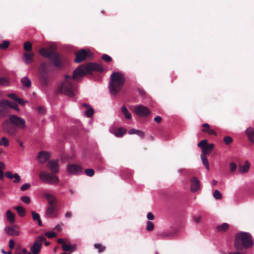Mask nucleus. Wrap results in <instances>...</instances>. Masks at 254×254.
<instances>
[{
    "mask_svg": "<svg viewBox=\"0 0 254 254\" xmlns=\"http://www.w3.org/2000/svg\"><path fill=\"white\" fill-rule=\"evenodd\" d=\"M8 81L4 77H0V85H5L7 84Z\"/></svg>",
    "mask_w": 254,
    "mask_h": 254,
    "instance_id": "603ef678",
    "label": "nucleus"
},
{
    "mask_svg": "<svg viewBox=\"0 0 254 254\" xmlns=\"http://www.w3.org/2000/svg\"><path fill=\"white\" fill-rule=\"evenodd\" d=\"M9 104H10L9 109L11 108V109L15 110L17 111H19V107H18V106L17 105V104H16L15 103H12L11 102H10Z\"/></svg>",
    "mask_w": 254,
    "mask_h": 254,
    "instance_id": "09e8293b",
    "label": "nucleus"
},
{
    "mask_svg": "<svg viewBox=\"0 0 254 254\" xmlns=\"http://www.w3.org/2000/svg\"><path fill=\"white\" fill-rule=\"evenodd\" d=\"M21 200L26 204H29L31 202L30 198L28 196H22L20 198Z\"/></svg>",
    "mask_w": 254,
    "mask_h": 254,
    "instance_id": "37998d69",
    "label": "nucleus"
},
{
    "mask_svg": "<svg viewBox=\"0 0 254 254\" xmlns=\"http://www.w3.org/2000/svg\"><path fill=\"white\" fill-rule=\"evenodd\" d=\"M37 111L40 114H44L45 113V110L42 107H39L37 109Z\"/></svg>",
    "mask_w": 254,
    "mask_h": 254,
    "instance_id": "5fc2aeb1",
    "label": "nucleus"
},
{
    "mask_svg": "<svg viewBox=\"0 0 254 254\" xmlns=\"http://www.w3.org/2000/svg\"><path fill=\"white\" fill-rule=\"evenodd\" d=\"M84 172L86 175L89 177H92L94 175V171L92 169H87Z\"/></svg>",
    "mask_w": 254,
    "mask_h": 254,
    "instance_id": "c03bdc74",
    "label": "nucleus"
},
{
    "mask_svg": "<svg viewBox=\"0 0 254 254\" xmlns=\"http://www.w3.org/2000/svg\"><path fill=\"white\" fill-rule=\"evenodd\" d=\"M28 252L25 248L22 249V253L23 254H26Z\"/></svg>",
    "mask_w": 254,
    "mask_h": 254,
    "instance_id": "774afa93",
    "label": "nucleus"
},
{
    "mask_svg": "<svg viewBox=\"0 0 254 254\" xmlns=\"http://www.w3.org/2000/svg\"><path fill=\"white\" fill-rule=\"evenodd\" d=\"M30 187V185L29 184H28V183L25 184L23 185L20 187V190L22 191H25V190H28Z\"/></svg>",
    "mask_w": 254,
    "mask_h": 254,
    "instance_id": "3c124183",
    "label": "nucleus"
},
{
    "mask_svg": "<svg viewBox=\"0 0 254 254\" xmlns=\"http://www.w3.org/2000/svg\"><path fill=\"white\" fill-rule=\"evenodd\" d=\"M246 133L249 140L254 143V129L252 127L248 128L246 131Z\"/></svg>",
    "mask_w": 254,
    "mask_h": 254,
    "instance_id": "412c9836",
    "label": "nucleus"
},
{
    "mask_svg": "<svg viewBox=\"0 0 254 254\" xmlns=\"http://www.w3.org/2000/svg\"><path fill=\"white\" fill-rule=\"evenodd\" d=\"M138 92L142 96H145L146 95L145 92L144 91L143 89L138 88L137 89Z\"/></svg>",
    "mask_w": 254,
    "mask_h": 254,
    "instance_id": "6e6d98bb",
    "label": "nucleus"
},
{
    "mask_svg": "<svg viewBox=\"0 0 254 254\" xmlns=\"http://www.w3.org/2000/svg\"><path fill=\"white\" fill-rule=\"evenodd\" d=\"M175 233L173 232H164L161 234V236L164 238H168L173 237Z\"/></svg>",
    "mask_w": 254,
    "mask_h": 254,
    "instance_id": "e433bc0d",
    "label": "nucleus"
},
{
    "mask_svg": "<svg viewBox=\"0 0 254 254\" xmlns=\"http://www.w3.org/2000/svg\"><path fill=\"white\" fill-rule=\"evenodd\" d=\"M200 188V182L198 179L196 177H192L190 180V191L195 192L198 190Z\"/></svg>",
    "mask_w": 254,
    "mask_h": 254,
    "instance_id": "4468645a",
    "label": "nucleus"
},
{
    "mask_svg": "<svg viewBox=\"0 0 254 254\" xmlns=\"http://www.w3.org/2000/svg\"><path fill=\"white\" fill-rule=\"evenodd\" d=\"M67 172L70 174H77L82 172V167L76 164H70L67 168Z\"/></svg>",
    "mask_w": 254,
    "mask_h": 254,
    "instance_id": "ddd939ff",
    "label": "nucleus"
},
{
    "mask_svg": "<svg viewBox=\"0 0 254 254\" xmlns=\"http://www.w3.org/2000/svg\"><path fill=\"white\" fill-rule=\"evenodd\" d=\"M125 83L124 75L119 72H114L111 74L109 82V89L112 95H117L122 90Z\"/></svg>",
    "mask_w": 254,
    "mask_h": 254,
    "instance_id": "423d86ee",
    "label": "nucleus"
},
{
    "mask_svg": "<svg viewBox=\"0 0 254 254\" xmlns=\"http://www.w3.org/2000/svg\"><path fill=\"white\" fill-rule=\"evenodd\" d=\"M126 132V129L120 127L119 129H118L117 130H116L115 132V134L116 136L120 137H122L124 134H125Z\"/></svg>",
    "mask_w": 254,
    "mask_h": 254,
    "instance_id": "2f4dec72",
    "label": "nucleus"
},
{
    "mask_svg": "<svg viewBox=\"0 0 254 254\" xmlns=\"http://www.w3.org/2000/svg\"><path fill=\"white\" fill-rule=\"evenodd\" d=\"M8 97L9 98L12 99L13 100H14L15 101H16V100L17 99V98H18V97L15 94H13V93L9 94L8 95Z\"/></svg>",
    "mask_w": 254,
    "mask_h": 254,
    "instance_id": "13d9d810",
    "label": "nucleus"
},
{
    "mask_svg": "<svg viewBox=\"0 0 254 254\" xmlns=\"http://www.w3.org/2000/svg\"><path fill=\"white\" fill-rule=\"evenodd\" d=\"M207 144V140L203 139L198 143V146L201 147V149H202L203 147H204V146H206Z\"/></svg>",
    "mask_w": 254,
    "mask_h": 254,
    "instance_id": "a18cd8bd",
    "label": "nucleus"
},
{
    "mask_svg": "<svg viewBox=\"0 0 254 254\" xmlns=\"http://www.w3.org/2000/svg\"><path fill=\"white\" fill-rule=\"evenodd\" d=\"M53 69L52 64L50 62H43L39 68L40 79L43 84H47L49 73Z\"/></svg>",
    "mask_w": 254,
    "mask_h": 254,
    "instance_id": "0eeeda50",
    "label": "nucleus"
},
{
    "mask_svg": "<svg viewBox=\"0 0 254 254\" xmlns=\"http://www.w3.org/2000/svg\"><path fill=\"white\" fill-rule=\"evenodd\" d=\"M62 248L64 252H73L76 251L77 246L75 245L71 246L69 244H64L62 245Z\"/></svg>",
    "mask_w": 254,
    "mask_h": 254,
    "instance_id": "aec40b11",
    "label": "nucleus"
},
{
    "mask_svg": "<svg viewBox=\"0 0 254 254\" xmlns=\"http://www.w3.org/2000/svg\"><path fill=\"white\" fill-rule=\"evenodd\" d=\"M194 221L195 222V223H198L200 222V220H201V216H198L197 217H194Z\"/></svg>",
    "mask_w": 254,
    "mask_h": 254,
    "instance_id": "e2e57ef3",
    "label": "nucleus"
},
{
    "mask_svg": "<svg viewBox=\"0 0 254 254\" xmlns=\"http://www.w3.org/2000/svg\"><path fill=\"white\" fill-rule=\"evenodd\" d=\"M16 101H17L19 104H20L21 105H24V101L22 99L19 98L18 97L17 99L16 100Z\"/></svg>",
    "mask_w": 254,
    "mask_h": 254,
    "instance_id": "052dcab7",
    "label": "nucleus"
},
{
    "mask_svg": "<svg viewBox=\"0 0 254 254\" xmlns=\"http://www.w3.org/2000/svg\"><path fill=\"white\" fill-rule=\"evenodd\" d=\"M201 158L203 165L205 166V168L207 170H209V163L205 155H202Z\"/></svg>",
    "mask_w": 254,
    "mask_h": 254,
    "instance_id": "f704fd0d",
    "label": "nucleus"
},
{
    "mask_svg": "<svg viewBox=\"0 0 254 254\" xmlns=\"http://www.w3.org/2000/svg\"><path fill=\"white\" fill-rule=\"evenodd\" d=\"M83 106L87 108L86 111L85 112V115L88 118L91 117L94 114V109L87 104H83Z\"/></svg>",
    "mask_w": 254,
    "mask_h": 254,
    "instance_id": "b1692460",
    "label": "nucleus"
},
{
    "mask_svg": "<svg viewBox=\"0 0 254 254\" xmlns=\"http://www.w3.org/2000/svg\"><path fill=\"white\" fill-rule=\"evenodd\" d=\"M34 56L33 53H25L23 55V60L26 64L32 63L33 62Z\"/></svg>",
    "mask_w": 254,
    "mask_h": 254,
    "instance_id": "a211bd4d",
    "label": "nucleus"
},
{
    "mask_svg": "<svg viewBox=\"0 0 254 254\" xmlns=\"http://www.w3.org/2000/svg\"><path fill=\"white\" fill-rule=\"evenodd\" d=\"M229 228V225L228 223H224L221 225H218L216 227L217 230L219 232L222 233L226 231Z\"/></svg>",
    "mask_w": 254,
    "mask_h": 254,
    "instance_id": "a878e982",
    "label": "nucleus"
},
{
    "mask_svg": "<svg viewBox=\"0 0 254 254\" xmlns=\"http://www.w3.org/2000/svg\"><path fill=\"white\" fill-rule=\"evenodd\" d=\"M213 196L216 199H220L222 198V194L217 190H214L213 193Z\"/></svg>",
    "mask_w": 254,
    "mask_h": 254,
    "instance_id": "ea45409f",
    "label": "nucleus"
},
{
    "mask_svg": "<svg viewBox=\"0 0 254 254\" xmlns=\"http://www.w3.org/2000/svg\"><path fill=\"white\" fill-rule=\"evenodd\" d=\"M63 226V224H62V225H57L56 227H55V229L56 230H57L58 231H61V230H62V226Z\"/></svg>",
    "mask_w": 254,
    "mask_h": 254,
    "instance_id": "680f3d73",
    "label": "nucleus"
},
{
    "mask_svg": "<svg viewBox=\"0 0 254 254\" xmlns=\"http://www.w3.org/2000/svg\"><path fill=\"white\" fill-rule=\"evenodd\" d=\"M45 235L49 238H52L56 237V234L53 232H47Z\"/></svg>",
    "mask_w": 254,
    "mask_h": 254,
    "instance_id": "8fccbe9b",
    "label": "nucleus"
},
{
    "mask_svg": "<svg viewBox=\"0 0 254 254\" xmlns=\"http://www.w3.org/2000/svg\"><path fill=\"white\" fill-rule=\"evenodd\" d=\"M58 243L59 244H62V245H64V244H65L64 239L61 238L58 240Z\"/></svg>",
    "mask_w": 254,
    "mask_h": 254,
    "instance_id": "69168bd1",
    "label": "nucleus"
},
{
    "mask_svg": "<svg viewBox=\"0 0 254 254\" xmlns=\"http://www.w3.org/2000/svg\"><path fill=\"white\" fill-rule=\"evenodd\" d=\"M92 71L102 72L103 68L100 64L96 63H89L86 65L82 64L79 66L73 71L72 76H65L64 81L58 88V92L70 97H74L77 93V87L73 80L77 79L79 77L90 73Z\"/></svg>",
    "mask_w": 254,
    "mask_h": 254,
    "instance_id": "f257e3e1",
    "label": "nucleus"
},
{
    "mask_svg": "<svg viewBox=\"0 0 254 254\" xmlns=\"http://www.w3.org/2000/svg\"><path fill=\"white\" fill-rule=\"evenodd\" d=\"M88 56V52L84 49H82L76 53L74 62L76 63H80L84 61Z\"/></svg>",
    "mask_w": 254,
    "mask_h": 254,
    "instance_id": "f8f14e48",
    "label": "nucleus"
},
{
    "mask_svg": "<svg viewBox=\"0 0 254 254\" xmlns=\"http://www.w3.org/2000/svg\"><path fill=\"white\" fill-rule=\"evenodd\" d=\"M47 166L53 174L43 171L39 173V178L45 183L50 185H55L59 182V178L54 175L59 172V164L58 160H50L47 163Z\"/></svg>",
    "mask_w": 254,
    "mask_h": 254,
    "instance_id": "7ed1b4c3",
    "label": "nucleus"
},
{
    "mask_svg": "<svg viewBox=\"0 0 254 254\" xmlns=\"http://www.w3.org/2000/svg\"><path fill=\"white\" fill-rule=\"evenodd\" d=\"M5 169L4 164L0 161V180H2L4 178L3 170Z\"/></svg>",
    "mask_w": 254,
    "mask_h": 254,
    "instance_id": "473e14b6",
    "label": "nucleus"
},
{
    "mask_svg": "<svg viewBox=\"0 0 254 254\" xmlns=\"http://www.w3.org/2000/svg\"><path fill=\"white\" fill-rule=\"evenodd\" d=\"M23 48L27 52H31L32 51L31 43L28 41L25 42L23 45Z\"/></svg>",
    "mask_w": 254,
    "mask_h": 254,
    "instance_id": "72a5a7b5",
    "label": "nucleus"
},
{
    "mask_svg": "<svg viewBox=\"0 0 254 254\" xmlns=\"http://www.w3.org/2000/svg\"><path fill=\"white\" fill-rule=\"evenodd\" d=\"M121 111L125 115V117L127 119H131V114L128 112L127 108L125 106H123L121 108Z\"/></svg>",
    "mask_w": 254,
    "mask_h": 254,
    "instance_id": "c85d7f7f",
    "label": "nucleus"
},
{
    "mask_svg": "<svg viewBox=\"0 0 254 254\" xmlns=\"http://www.w3.org/2000/svg\"><path fill=\"white\" fill-rule=\"evenodd\" d=\"M2 129L8 134L14 136L18 129H24L26 127L25 121L15 115H9L8 119L4 121L2 124Z\"/></svg>",
    "mask_w": 254,
    "mask_h": 254,
    "instance_id": "f03ea898",
    "label": "nucleus"
},
{
    "mask_svg": "<svg viewBox=\"0 0 254 254\" xmlns=\"http://www.w3.org/2000/svg\"><path fill=\"white\" fill-rule=\"evenodd\" d=\"M45 241H46V238L43 236L37 237L30 247V251L32 254H38L40 252L43 243Z\"/></svg>",
    "mask_w": 254,
    "mask_h": 254,
    "instance_id": "1a4fd4ad",
    "label": "nucleus"
},
{
    "mask_svg": "<svg viewBox=\"0 0 254 254\" xmlns=\"http://www.w3.org/2000/svg\"><path fill=\"white\" fill-rule=\"evenodd\" d=\"M21 82H22L23 86H25L26 87L29 88L31 87V81L27 77H24L22 78L21 79Z\"/></svg>",
    "mask_w": 254,
    "mask_h": 254,
    "instance_id": "7c9ffc66",
    "label": "nucleus"
},
{
    "mask_svg": "<svg viewBox=\"0 0 254 254\" xmlns=\"http://www.w3.org/2000/svg\"><path fill=\"white\" fill-rule=\"evenodd\" d=\"M6 218L10 223H14L15 221V215L10 210L6 211Z\"/></svg>",
    "mask_w": 254,
    "mask_h": 254,
    "instance_id": "cd10ccee",
    "label": "nucleus"
},
{
    "mask_svg": "<svg viewBox=\"0 0 254 254\" xmlns=\"http://www.w3.org/2000/svg\"><path fill=\"white\" fill-rule=\"evenodd\" d=\"M147 218L148 220H153L154 219V216L152 213L148 212L147 214Z\"/></svg>",
    "mask_w": 254,
    "mask_h": 254,
    "instance_id": "4d7b16f0",
    "label": "nucleus"
},
{
    "mask_svg": "<svg viewBox=\"0 0 254 254\" xmlns=\"http://www.w3.org/2000/svg\"><path fill=\"white\" fill-rule=\"evenodd\" d=\"M39 52L43 57L49 58L56 67L61 68L64 66L66 62V59L64 56L60 55L52 50H49L45 48H42L39 50Z\"/></svg>",
    "mask_w": 254,
    "mask_h": 254,
    "instance_id": "39448f33",
    "label": "nucleus"
},
{
    "mask_svg": "<svg viewBox=\"0 0 254 254\" xmlns=\"http://www.w3.org/2000/svg\"><path fill=\"white\" fill-rule=\"evenodd\" d=\"M230 171L233 173L236 170L237 166L234 162H231L229 165Z\"/></svg>",
    "mask_w": 254,
    "mask_h": 254,
    "instance_id": "a19ab883",
    "label": "nucleus"
},
{
    "mask_svg": "<svg viewBox=\"0 0 254 254\" xmlns=\"http://www.w3.org/2000/svg\"><path fill=\"white\" fill-rule=\"evenodd\" d=\"M250 164L248 161H246L244 165L240 166L238 168V171L241 174L246 173L248 172Z\"/></svg>",
    "mask_w": 254,
    "mask_h": 254,
    "instance_id": "6ab92c4d",
    "label": "nucleus"
},
{
    "mask_svg": "<svg viewBox=\"0 0 254 254\" xmlns=\"http://www.w3.org/2000/svg\"><path fill=\"white\" fill-rule=\"evenodd\" d=\"M15 246V242L13 240L11 239L9 242V247L10 249H14Z\"/></svg>",
    "mask_w": 254,
    "mask_h": 254,
    "instance_id": "864d4df0",
    "label": "nucleus"
},
{
    "mask_svg": "<svg viewBox=\"0 0 254 254\" xmlns=\"http://www.w3.org/2000/svg\"><path fill=\"white\" fill-rule=\"evenodd\" d=\"M147 224L146 230L148 231H152L154 230V225L152 222L148 221Z\"/></svg>",
    "mask_w": 254,
    "mask_h": 254,
    "instance_id": "79ce46f5",
    "label": "nucleus"
},
{
    "mask_svg": "<svg viewBox=\"0 0 254 254\" xmlns=\"http://www.w3.org/2000/svg\"><path fill=\"white\" fill-rule=\"evenodd\" d=\"M233 141V138L229 136H226L224 138V141L225 143L227 145L231 143Z\"/></svg>",
    "mask_w": 254,
    "mask_h": 254,
    "instance_id": "de8ad7c7",
    "label": "nucleus"
},
{
    "mask_svg": "<svg viewBox=\"0 0 254 254\" xmlns=\"http://www.w3.org/2000/svg\"><path fill=\"white\" fill-rule=\"evenodd\" d=\"M43 196L48 201L49 206H48L46 211V214L48 217H56L55 203L56 198L50 193L45 192L43 193Z\"/></svg>",
    "mask_w": 254,
    "mask_h": 254,
    "instance_id": "6e6552de",
    "label": "nucleus"
},
{
    "mask_svg": "<svg viewBox=\"0 0 254 254\" xmlns=\"http://www.w3.org/2000/svg\"><path fill=\"white\" fill-rule=\"evenodd\" d=\"M31 213L32 215L33 220L35 221H37L38 225L41 226L42 223L39 214L33 210L31 211Z\"/></svg>",
    "mask_w": 254,
    "mask_h": 254,
    "instance_id": "393cba45",
    "label": "nucleus"
},
{
    "mask_svg": "<svg viewBox=\"0 0 254 254\" xmlns=\"http://www.w3.org/2000/svg\"><path fill=\"white\" fill-rule=\"evenodd\" d=\"M239 251H237L236 252H231L229 253V254H243L242 253L239 252Z\"/></svg>",
    "mask_w": 254,
    "mask_h": 254,
    "instance_id": "338daca9",
    "label": "nucleus"
},
{
    "mask_svg": "<svg viewBox=\"0 0 254 254\" xmlns=\"http://www.w3.org/2000/svg\"><path fill=\"white\" fill-rule=\"evenodd\" d=\"M203 128L201 131L203 132L207 133L209 135H217L216 132L213 129L210 128V126L209 124L205 123L202 125Z\"/></svg>",
    "mask_w": 254,
    "mask_h": 254,
    "instance_id": "f3484780",
    "label": "nucleus"
},
{
    "mask_svg": "<svg viewBox=\"0 0 254 254\" xmlns=\"http://www.w3.org/2000/svg\"><path fill=\"white\" fill-rule=\"evenodd\" d=\"M50 158V155L48 153L45 151H41L39 153L37 159L41 163H44L47 161Z\"/></svg>",
    "mask_w": 254,
    "mask_h": 254,
    "instance_id": "dca6fc26",
    "label": "nucleus"
},
{
    "mask_svg": "<svg viewBox=\"0 0 254 254\" xmlns=\"http://www.w3.org/2000/svg\"><path fill=\"white\" fill-rule=\"evenodd\" d=\"M10 101L2 99L0 101V116L5 117L9 112Z\"/></svg>",
    "mask_w": 254,
    "mask_h": 254,
    "instance_id": "9d476101",
    "label": "nucleus"
},
{
    "mask_svg": "<svg viewBox=\"0 0 254 254\" xmlns=\"http://www.w3.org/2000/svg\"><path fill=\"white\" fill-rule=\"evenodd\" d=\"M71 216H72V213H71V212H67L65 213V217L66 218H70Z\"/></svg>",
    "mask_w": 254,
    "mask_h": 254,
    "instance_id": "0e129e2a",
    "label": "nucleus"
},
{
    "mask_svg": "<svg viewBox=\"0 0 254 254\" xmlns=\"http://www.w3.org/2000/svg\"><path fill=\"white\" fill-rule=\"evenodd\" d=\"M154 121L157 123H160L162 121V118L160 116L156 117L154 118Z\"/></svg>",
    "mask_w": 254,
    "mask_h": 254,
    "instance_id": "bf43d9fd",
    "label": "nucleus"
},
{
    "mask_svg": "<svg viewBox=\"0 0 254 254\" xmlns=\"http://www.w3.org/2000/svg\"><path fill=\"white\" fill-rule=\"evenodd\" d=\"M214 147V144L213 143L208 144L206 146L203 147L202 151L203 155L209 154Z\"/></svg>",
    "mask_w": 254,
    "mask_h": 254,
    "instance_id": "5701e85b",
    "label": "nucleus"
},
{
    "mask_svg": "<svg viewBox=\"0 0 254 254\" xmlns=\"http://www.w3.org/2000/svg\"><path fill=\"white\" fill-rule=\"evenodd\" d=\"M254 246V240L252 236L248 232H241L236 234L234 247L237 251L249 249Z\"/></svg>",
    "mask_w": 254,
    "mask_h": 254,
    "instance_id": "20e7f679",
    "label": "nucleus"
},
{
    "mask_svg": "<svg viewBox=\"0 0 254 254\" xmlns=\"http://www.w3.org/2000/svg\"><path fill=\"white\" fill-rule=\"evenodd\" d=\"M9 144L8 140L5 137H3L0 140V145H3L4 146H7Z\"/></svg>",
    "mask_w": 254,
    "mask_h": 254,
    "instance_id": "58836bf2",
    "label": "nucleus"
},
{
    "mask_svg": "<svg viewBox=\"0 0 254 254\" xmlns=\"http://www.w3.org/2000/svg\"><path fill=\"white\" fill-rule=\"evenodd\" d=\"M128 133L129 134H136L139 136L143 138L144 136V132L142 131L137 130L134 128H131L128 131Z\"/></svg>",
    "mask_w": 254,
    "mask_h": 254,
    "instance_id": "bb28decb",
    "label": "nucleus"
},
{
    "mask_svg": "<svg viewBox=\"0 0 254 254\" xmlns=\"http://www.w3.org/2000/svg\"><path fill=\"white\" fill-rule=\"evenodd\" d=\"M9 44L10 43L8 41L4 40L2 41V43L0 44V49L5 50L7 49Z\"/></svg>",
    "mask_w": 254,
    "mask_h": 254,
    "instance_id": "c9c22d12",
    "label": "nucleus"
},
{
    "mask_svg": "<svg viewBox=\"0 0 254 254\" xmlns=\"http://www.w3.org/2000/svg\"><path fill=\"white\" fill-rule=\"evenodd\" d=\"M102 59L107 63H109L112 61L111 57L107 54H104L102 57Z\"/></svg>",
    "mask_w": 254,
    "mask_h": 254,
    "instance_id": "49530a36",
    "label": "nucleus"
},
{
    "mask_svg": "<svg viewBox=\"0 0 254 254\" xmlns=\"http://www.w3.org/2000/svg\"><path fill=\"white\" fill-rule=\"evenodd\" d=\"M5 230L7 234L10 236H18L19 235V232L12 227H6Z\"/></svg>",
    "mask_w": 254,
    "mask_h": 254,
    "instance_id": "4be33fe9",
    "label": "nucleus"
},
{
    "mask_svg": "<svg viewBox=\"0 0 254 254\" xmlns=\"http://www.w3.org/2000/svg\"><path fill=\"white\" fill-rule=\"evenodd\" d=\"M135 113L140 117H146L148 116L150 112L146 107L142 105H138L134 109Z\"/></svg>",
    "mask_w": 254,
    "mask_h": 254,
    "instance_id": "9b49d317",
    "label": "nucleus"
},
{
    "mask_svg": "<svg viewBox=\"0 0 254 254\" xmlns=\"http://www.w3.org/2000/svg\"><path fill=\"white\" fill-rule=\"evenodd\" d=\"M14 208L17 211V212L20 217H24L25 215V210L22 206H15Z\"/></svg>",
    "mask_w": 254,
    "mask_h": 254,
    "instance_id": "c756f323",
    "label": "nucleus"
},
{
    "mask_svg": "<svg viewBox=\"0 0 254 254\" xmlns=\"http://www.w3.org/2000/svg\"><path fill=\"white\" fill-rule=\"evenodd\" d=\"M5 176L9 179H14V180L13 181L14 183H18L21 181L20 177L17 173L12 174L11 172L8 171L5 172Z\"/></svg>",
    "mask_w": 254,
    "mask_h": 254,
    "instance_id": "2eb2a0df",
    "label": "nucleus"
},
{
    "mask_svg": "<svg viewBox=\"0 0 254 254\" xmlns=\"http://www.w3.org/2000/svg\"><path fill=\"white\" fill-rule=\"evenodd\" d=\"M94 247L95 249H98L99 253H102L105 250V247L100 244H95Z\"/></svg>",
    "mask_w": 254,
    "mask_h": 254,
    "instance_id": "4c0bfd02",
    "label": "nucleus"
}]
</instances>
